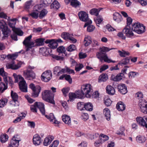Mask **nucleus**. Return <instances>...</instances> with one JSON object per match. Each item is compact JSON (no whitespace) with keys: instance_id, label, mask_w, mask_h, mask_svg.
<instances>
[{"instance_id":"nucleus-1","label":"nucleus","mask_w":147,"mask_h":147,"mask_svg":"<svg viewBox=\"0 0 147 147\" xmlns=\"http://www.w3.org/2000/svg\"><path fill=\"white\" fill-rule=\"evenodd\" d=\"M112 49L107 47L103 46L100 48V51L97 52L96 56L99 59L100 61L102 62L103 61L105 62L109 63H115L116 61L108 58L106 53Z\"/></svg>"},{"instance_id":"nucleus-2","label":"nucleus","mask_w":147,"mask_h":147,"mask_svg":"<svg viewBox=\"0 0 147 147\" xmlns=\"http://www.w3.org/2000/svg\"><path fill=\"white\" fill-rule=\"evenodd\" d=\"M32 38V36L31 35H29L25 38L23 42L24 45L25 46L26 51L33 52L34 51V49L32 47H35V43L33 41H31Z\"/></svg>"},{"instance_id":"nucleus-3","label":"nucleus","mask_w":147,"mask_h":147,"mask_svg":"<svg viewBox=\"0 0 147 147\" xmlns=\"http://www.w3.org/2000/svg\"><path fill=\"white\" fill-rule=\"evenodd\" d=\"M81 91L85 94V96L87 98L91 97L93 92L92 86L90 84H85L81 87Z\"/></svg>"},{"instance_id":"nucleus-4","label":"nucleus","mask_w":147,"mask_h":147,"mask_svg":"<svg viewBox=\"0 0 147 147\" xmlns=\"http://www.w3.org/2000/svg\"><path fill=\"white\" fill-rule=\"evenodd\" d=\"M42 97L43 100L51 103L53 105L55 104L54 100V97L51 91L45 90L42 95Z\"/></svg>"},{"instance_id":"nucleus-5","label":"nucleus","mask_w":147,"mask_h":147,"mask_svg":"<svg viewBox=\"0 0 147 147\" xmlns=\"http://www.w3.org/2000/svg\"><path fill=\"white\" fill-rule=\"evenodd\" d=\"M0 29L1 30L4 35L3 38L5 39V38L7 37L11 31L8 29L5 22L3 20L0 21Z\"/></svg>"},{"instance_id":"nucleus-6","label":"nucleus","mask_w":147,"mask_h":147,"mask_svg":"<svg viewBox=\"0 0 147 147\" xmlns=\"http://www.w3.org/2000/svg\"><path fill=\"white\" fill-rule=\"evenodd\" d=\"M30 88L32 90L31 96L32 97H37L41 90V88L38 86H35L32 83L30 85Z\"/></svg>"},{"instance_id":"nucleus-7","label":"nucleus","mask_w":147,"mask_h":147,"mask_svg":"<svg viewBox=\"0 0 147 147\" xmlns=\"http://www.w3.org/2000/svg\"><path fill=\"white\" fill-rule=\"evenodd\" d=\"M21 140L19 136L15 135L11 140L10 144L8 147H17L19 145V142Z\"/></svg>"},{"instance_id":"nucleus-8","label":"nucleus","mask_w":147,"mask_h":147,"mask_svg":"<svg viewBox=\"0 0 147 147\" xmlns=\"http://www.w3.org/2000/svg\"><path fill=\"white\" fill-rule=\"evenodd\" d=\"M11 95L13 101H12V107H16L19 106V104L18 101V96L16 92H14L12 90L11 92ZM14 109H17L16 108H13Z\"/></svg>"},{"instance_id":"nucleus-9","label":"nucleus","mask_w":147,"mask_h":147,"mask_svg":"<svg viewBox=\"0 0 147 147\" xmlns=\"http://www.w3.org/2000/svg\"><path fill=\"white\" fill-rule=\"evenodd\" d=\"M24 76L26 79L28 80H32L36 78L35 74L34 71L28 69L24 71Z\"/></svg>"},{"instance_id":"nucleus-10","label":"nucleus","mask_w":147,"mask_h":147,"mask_svg":"<svg viewBox=\"0 0 147 147\" xmlns=\"http://www.w3.org/2000/svg\"><path fill=\"white\" fill-rule=\"evenodd\" d=\"M52 77V73L50 70H47L43 72L41 76V79L43 81L47 82L49 81Z\"/></svg>"},{"instance_id":"nucleus-11","label":"nucleus","mask_w":147,"mask_h":147,"mask_svg":"<svg viewBox=\"0 0 147 147\" xmlns=\"http://www.w3.org/2000/svg\"><path fill=\"white\" fill-rule=\"evenodd\" d=\"M132 27L130 26L126 25L123 30V33L128 37L131 38L134 36V34L133 32Z\"/></svg>"},{"instance_id":"nucleus-12","label":"nucleus","mask_w":147,"mask_h":147,"mask_svg":"<svg viewBox=\"0 0 147 147\" xmlns=\"http://www.w3.org/2000/svg\"><path fill=\"white\" fill-rule=\"evenodd\" d=\"M78 16L80 20L82 21L86 22L90 20L88 18V14L85 11H82L79 12Z\"/></svg>"},{"instance_id":"nucleus-13","label":"nucleus","mask_w":147,"mask_h":147,"mask_svg":"<svg viewBox=\"0 0 147 147\" xmlns=\"http://www.w3.org/2000/svg\"><path fill=\"white\" fill-rule=\"evenodd\" d=\"M136 121L138 124L140 126L147 128V123L144 120V117H137L136 118Z\"/></svg>"},{"instance_id":"nucleus-14","label":"nucleus","mask_w":147,"mask_h":147,"mask_svg":"<svg viewBox=\"0 0 147 147\" xmlns=\"http://www.w3.org/2000/svg\"><path fill=\"white\" fill-rule=\"evenodd\" d=\"M22 63L19 62L16 64H15L13 61L12 63H8L6 65V67L7 68L11 69H17L21 67Z\"/></svg>"},{"instance_id":"nucleus-15","label":"nucleus","mask_w":147,"mask_h":147,"mask_svg":"<svg viewBox=\"0 0 147 147\" xmlns=\"http://www.w3.org/2000/svg\"><path fill=\"white\" fill-rule=\"evenodd\" d=\"M46 43L49 44L48 46L50 48L55 49L56 48L58 45L57 42L53 40H47L45 41Z\"/></svg>"},{"instance_id":"nucleus-16","label":"nucleus","mask_w":147,"mask_h":147,"mask_svg":"<svg viewBox=\"0 0 147 147\" xmlns=\"http://www.w3.org/2000/svg\"><path fill=\"white\" fill-rule=\"evenodd\" d=\"M117 88L118 91L121 94H125L127 92V87L124 84H119Z\"/></svg>"},{"instance_id":"nucleus-17","label":"nucleus","mask_w":147,"mask_h":147,"mask_svg":"<svg viewBox=\"0 0 147 147\" xmlns=\"http://www.w3.org/2000/svg\"><path fill=\"white\" fill-rule=\"evenodd\" d=\"M19 88L21 90L24 92L27 91V85L25 81L24 80L20 82L19 83Z\"/></svg>"},{"instance_id":"nucleus-18","label":"nucleus","mask_w":147,"mask_h":147,"mask_svg":"<svg viewBox=\"0 0 147 147\" xmlns=\"http://www.w3.org/2000/svg\"><path fill=\"white\" fill-rule=\"evenodd\" d=\"M35 105H37V108L39 109L42 114L45 115V111L44 104L40 102H35Z\"/></svg>"},{"instance_id":"nucleus-19","label":"nucleus","mask_w":147,"mask_h":147,"mask_svg":"<svg viewBox=\"0 0 147 147\" xmlns=\"http://www.w3.org/2000/svg\"><path fill=\"white\" fill-rule=\"evenodd\" d=\"M33 142L35 146H38L41 142V138L37 134L35 135L33 138Z\"/></svg>"},{"instance_id":"nucleus-20","label":"nucleus","mask_w":147,"mask_h":147,"mask_svg":"<svg viewBox=\"0 0 147 147\" xmlns=\"http://www.w3.org/2000/svg\"><path fill=\"white\" fill-rule=\"evenodd\" d=\"M54 139V137L51 135H49L46 137L44 141L43 144L44 146H47L49 145Z\"/></svg>"},{"instance_id":"nucleus-21","label":"nucleus","mask_w":147,"mask_h":147,"mask_svg":"<svg viewBox=\"0 0 147 147\" xmlns=\"http://www.w3.org/2000/svg\"><path fill=\"white\" fill-rule=\"evenodd\" d=\"M107 92L110 95H113L115 93L114 88L110 85H108L106 87Z\"/></svg>"},{"instance_id":"nucleus-22","label":"nucleus","mask_w":147,"mask_h":147,"mask_svg":"<svg viewBox=\"0 0 147 147\" xmlns=\"http://www.w3.org/2000/svg\"><path fill=\"white\" fill-rule=\"evenodd\" d=\"M0 75L3 78L4 81L5 82H7V74L5 72L3 68H0Z\"/></svg>"},{"instance_id":"nucleus-23","label":"nucleus","mask_w":147,"mask_h":147,"mask_svg":"<svg viewBox=\"0 0 147 147\" xmlns=\"http://www.w3.org/2000/svg\"><path fill=\"white\" fill-rule=\"evenodd\" d=\"M5 84L3 82L0 83V93L1 94L4 92L5 91L7 88L8 82H5Z\"/></svg>"},{"instance_id":"nucleus-24","label":"nucleus","mask_w":147,"mask_h":147,"mask_svg":"<svg viewBox=\"0 0 147 147\" xmlns=\"http://www.w3.org/2000/svg\"><path fill=\"white\" fill-rule=\"evenodd\" d=\"M84 45L87 47L92 42V39L90 36H86L84 40Z\"/></svg>"},{"instance_id":"nucleus-25","label":"nucleus","mask_w":147,"mask_h":147,"mask_svg":"<svg viewBox=\"0 0 147 147\" xmlns=\"http://www.w3.org/2000/svg\"><path fill=\"white\" fill-rule=\"evenodd\" d=\"M113 19L115 21L119 23L121 21L122 18L119 13H116L113 14Z\"/></svg>"},{"instance_id":"nucleus-26","label":"nucleus","mask_w":147,"mask_h":147,"mask_svg":"<svg viewBox=\"0 0 147 147\" xmlns=\"http://www.w3.org/2000/svg\"><path fill=\"white\" fill-rule=\"evenodd\" d=\"M62 120L66 124L69 125H71V119L70 117L67 115L62 116Z\"/></svg>"},{"instance_id":"nucleus-27","label":"nucleus","mask_w":147,"mask_h":147,"mask_svg":"<svg viewBox=\"0 0 147 147\" xmlns=\"http://www.w3.org/2000/svg\"><path fill=\"white\" fill-rule=\"evenodd\" d=\"M103 113L106 119L108 121H109L111 118V114L109 110L107 108H105L104 110Z\"/></svg>"},{"instance_id":"nucleus-28","label":"nucleus","mask_w":147,"mask_h":147,"mask_svg":"<svg viewBox=\"0 0 147 147\" xmlns=\"http://www.w3.org/2000/svg\"><path fill=\"white\" fill-rule=\"evenodd\" d=\"M60 7V4L58 2L55 0L50 5L51 9H58Z\"/></svg>"},{"instance_id":"nucleus-29","label":"nucleus","mask_w":147,"mask_h":147,"mask_svg":"<svg viewBox=\"0 0 147 147\" xmlns=\"http://www.w3.org/2000/svg\"><path fill=\"white\" fill-rule=\"evenodd\" d=\"M32 1L30 0L26 2L25 3V9L26 11L29 12V9L33 6L32 4Z\"/></svg>"},{"instance_id":"nucleus-30","label":"nucleus","mask_w":147,"mask_h":147,"mask_svg":"<svg viewBox=\"0 0 147 147\" xmlns=\"http://www.w3.org/2000/svg\"><path fill=\"white\" fill-rule=\"evenodd\" d=\"M116 108L119 111H123L125 109V106L123 102H120L117 104Z\"/></svg>"},{"instance_id":"nucleus-31","label":"nucleus","mask_w":147,"mask_h":147,"mask_svg":"<svg viewBox=\"0 0 147 147\" xmlns=\"http://www.w3.org/2000/svg\"><path fill=\"white\" fill-rule=\"evenodd\" d=\"M123 76V74L122 73L118 74L115 77L114 76L112 75L111 78L112 80L115 81H118L122 79V77Z\"/></svg>"},{"instance_id":"nucleus-32","label":"nucleus","mask_w":147,"mask_h":147,"mask_svg":"<svg viewBox=\"0 0 147 147\" xmlns=\"http://www.w3.org/2000/svg\"><path fill=\"white\" fill-rule=\"evenodd\" d=\"M26 114L24 113H22L19 115V117H17L13 121V122L16 123L20 121L22 119H24L26 116Z\"/></svg>"},{"instance_id":"nucleus-33","label":"nucleus","mask_w":147,"mask_h":147,"mask_svg":"<svg viewBox=\"0 0 147 147\" xmlns=\"http://www.w3.org/2000/svg\"><path fill=\"white\" fill-rule=\"evenodd\" d=\"M85 110L89 111H92L93 109V106L92 103L88 102L85 103Z\"/></svg>"},{"instance_id":"nucleus-34","label":"nucleus","mask_w":147,"mask_h":147,"mask_svg":"<svg viewBox=\"0 0 147 147\" xmlns=\"http://www.w3.org/2000/svg\"><path fill=\"white\" fill-rule=\"evenodd\" d=\"M48 13L47 10L45 9H42L40 12L39 17L40 19H42Z\"/></svg>"},{"instance_id":"nucleus-35","label":"nucleus","mask_w":147,"mask_h":147,"mask_svg":"<svg viewBox=\"0 0 147 147\" xmlns=\"http://www.w3.org/2000/svg\"><path fill=\"white\" fill-rule=\"evenodd\" d=\"M43 6L44 5L42 4L37 5L34 7L33 10L36 11L38 12L39 13L40 12V11L43 9Z\"/></svg>"},{"instance_id":"nucleus-36","label":"nucleus","mask_w":147,"mask_h":147,"mask_svg":"<svg viewBox=\"0 0 147 147\" xmlns=\"http://www.w3.org/2000/svg\"><path fill=\"white\" fill-rule=\"evenodd\" d=\"M39 13L38 12L33 10L31 13L29 14L28 16H31L33 19H37L39 17Z\"/></svg>"},{"instance_id":"nucleus-37","label":"nucleus","mask_w":147,"mask_h":147,"mask_svg":"<svg viewBox=\"0 0 147 147\" xmlns=\"http://www.w3.org/2000/svg\"><path fill=\"white\" fill-rule=\"evenodd\" d=\"M108 79L107 74H102L99 77L98 81L99 82H105Z\"/></svg>"},{"instance_id":"nucleus-38","label":"nucleus","mask_w":147,"mask_h":147,"mask_svg":"<svg viewBox=\"0 0 147 147\" xmlns=\"http://www.w3.org/2000/svg\"><path fill=\"white\" fill-rule=\"evenodd\" d=\"M129 61L130 59L128 57L125 58L124 59H123L121 61H120L118 63V65H127L129 63Z\"/></svg>"},{"instance_id":"nucleus-39","label":"nucleus","mask_w":147,"mask_h":147,"mask_svg":"<svg viewBox=\"0 0 147 147\" xmlns=\"http://www.w3.org/2000/svg\"><path fill=\"white\" fill-rule=\"evenodd\" d=\"M100 11L99 9L93 8L90 10L89 12L91 15L98 16Z\"/></svg>"},{"instance_id":"nucleus-40","label":"nucleus","mask_w":147,"mask_h":147,"mask_svg":"<svg viewBox=\"0 0 147 147\" xmlns=\"http://www.w3.org/2000/svg\"><path fill=\"white\" fill-rule=\"evenodd\" d=\"M77 98H83L85 94L84 93L80 90H78L75 92Z\"/></svg>"},{"instance_id":"nucleus-41","label":"nucleus","mask_w":147,"mask_h":147,"mask_svg":"<svg viewBox=\"0 0 147 147\" xmlns=\"http://www.w3.org/2000/svg\"><path fill=\"white\" fill-rule=\"evenodd\" d=\"M138 30L137 32V33L138 34H141L145 31V27L142 24H140L139 27H138Z\"/></svg>"},{"instance_id":"nucleus-42","label":"nucleus","mask_w":147,"mask_h":147,"mask_svg":"<svg viewBox=\"0 0 147 147\" xmlns=\"http://www.w3.org/2000/svg\"><path fill=\"white\" fill-rule=\"evenodd\" d=\"M139 25H140V23H134L131 25L132 29L133 31L135 32L136 33H137Z\"/></svg>"},{"instance_id":"nucleus-43","label":"nucleus","mask_w":147,"mask_h":147,"mask_svg":"<svg viewBox=\"0 0 147 147\" xmlns=\"http://www.w3.org/2000/svg\"><path fill=\"white\" fill-rule=\"evenodd\" d=\"M71 5L73 7H76L80 5V3L77 0H71L70 3Z\"/></svg>"},{"instance_id":"nucleus-44","label":"nucleus","mask_w":147,"mask_h":147,"mask_svg":"<svg viewBox=\"0 0 147 147\" xmlns=\"http://www.w3.org/2000/svg\"><path fill=\"white\" fill-rule=\"evenodd\" d=\"M99 138L102 143L108 140L109 139V137L107 135H104L103 134H101L99 136Z\"/></svg>"},{"instance_id":"nucleus-45","label":"nucleus","mask_w":147,"mask_h":147,"mask_svg":"<svg viewBox=\"0 0 147 147\" xmlns=\"http://www.w3.org/2000/svg\"><path fill=\"white\" fill-rule=\"evenodd\" d=\"M85 103L82 102L78 103L77 105L78 109L80 111L85 110Z\"/></svg>"},{"instance_id":"nucleus-46","label":"nucleus","mask_w":147,"mask_h":147,"mask_svg":"<svg viewBox=\"0 0 147 147\" xmlns=\"http://www.w3.org/2000/svg\"><path fill=\"white\" fill-rule=\"evenodd\" d=\"M44 39L38 38L35 40L36 45L37 46L42 45L44 44Z\"/></svg>"},{"instance_id":"nucleus-47","label":"nucleus","mask_w":147,"mask_h":147,"mask_svg":"<svg viewBox=\"0 0 147 147\" xmlns=\"http://www.w3.org/2000/svg\"><path fill=\"white\" fill-rule=\"evenodd\" d=\"M8 138V136L7 135H1L0 137V140L2 143H4L6 142Z\"/></svg>"},{"instance_id":"nucleus-48","label":"nucleus","mask_w":147,"mask_h":147,"mask_svg":"<svg viewBox=\"0 0 147 147\" xmlns=\"http://www.w3.org/2000/svg\"><path fill=\"white\" fill-rule=\"evenodd\" d=\"M7 102V99L3 98L0 100V107L2 108L5 105Z\"/></svg>"},{"instance_id":"nucleus-49","label":"nucleus","mask_w":147,"mask_h":147,"mask_svg":"<svg viewBox=\"0 0 147 147\" xmlns=\"http://www.w3.org/2000/svg\"><path fill=\"white\" fill-rule=\"evenodd\" d=\"M71 34L68 32H63L61 35V37L65 40L68 39Z\"/></svg>"},{"instance_id":"nucleus-50","label":"nucleus","mask_w":147,"mask_h":147,"mask_svg":"<svg viewBox=\"0 0 147 147\" xmlns=\"http://www.w3.org/2000/svg\"><path fill=\"white\" fill-rule=\"evenodd\" d=\"M118 53L120 56L121 57H125L126 56H128L129 55V53L128 52L122 50L118 51Z\"/></svg>"},{"instance_id":"nucleus-51","label":"nucleus","mask_w":147,"mask_h":147,"mask_svg":"<svg viewBox=\"0 0 147 147\" xmlns=\"http://www.w3.org/2000/svg\"><path fill=\"white\" fill-rule=\"evenodd\" d=\"M103 20V19L102 17L99 16L97 17L96 19H94V21L97 25L99 26L98 25V24H100L102 21Z\"/></svg>"},{"instance_id":"nucleus-52","label":"nucleus","mask_w":147,"mask_h":147,"mask_svg":"<svg viewBox=\"0 0 147 147\" xmlns=\"http://www.w3.org/2000/svg\"><path fill=\"white\" fill-rule=\"evenodd\" d=\"M147 102L144 99H141L139 100V105L140 107L146 106L147 105Z\"/></svg>"},{"instance_id":"nucleus-53","label":"nucleus","mask_w":147,"mask_h":147,"mask_svg":"<svg viewBox=\"0 0 147 147\" xmlns=\"http://www.w3.org/2000/svg\"><path fill=\"white\" fill-rule=\"evenodd\" d=\"M45 117L48 119L50 120L51 121L53 122L55 119V117L53 113H51L49 115H45Z\"/></svg>"},{"instance_id":"nucleus-54","label":"nucleus","mask_w":147,"mask_h":147,"mask_svg":"<svg viewBox=\"0 0 147 147\" xmlns=\"http://www.w3.org/2000/svg\"><path fill=\"white\" fill-rule=\"evenodd\" d=\"M104 102L105 104L107 106L111 105V104L112 101L108 97H105L104 98Z\"/></svg>"},{"instance_id":"nucleus-55","label":"nucleus","mask_w":147,"mask_h":147,"mask_svg":"<svg viewBox=\"0 0 147 147\" xmlns=\"http://www.w3.org/2000/svg\"><path fill=\"white\" fill-rule=\"evenodd\" d=\"M13 31L16 33L17 35L19 36H22L23 35V32L20 29L16 28V29L13 30Z\"/></svg>"},{"instance_id":"nucleus-56","label":"nucleus","mask_w":147,"mask_h":147,"mask_svg":"<svg viewBox=\"0 0 147 147\" xmlns=\"http://www.w3.org/2000/svg\"><path fill=\"white\" fill-rule=\"evenodd\" d=\"M76 47L74 45H69L67 49V50L69 52H71L75 50Z\"/></svg>"},{"instance_id":"nucleus-57","label":"nucleus","mask_w":147,"mask_h":147,"mask_svg":"<svg viewBox=\"0 0 147 147\" xmlns=\"http://www.w3.org/2000/svg\"><path fill=\"white\" fill-rule=\"evenodd\" d=\"M17 57V55L16 54H9L7 55V58L8 59H10L13 60L16 59Z\"/></svg>"},{"instance_id":"nucleus-58","label":"nucleus","mask_w":147,"mask_h":147,"mask_svg":"<svg viewBox=\"0 0 147 147\" xmlns=\"http://www.w3.org/2000/svg\"><path fill=\"white\" fill-rule=\"evenodd\" d=\"M43 1L42 4L44 7H46L51 4L52 1V0H42Z\"/></svg>"},{"instance_id":"nucleus-59","label":"nucleus","mask_w":147,"mask_h":147,"mask_svg":"<svg viewBox=\"0 0 147 147\" xmlns=\"http://www.w3.org/2000/svg\"><path fill=\"white\" fill-rule=\"evenodd\" d=\"M57 51L59 53H63L65 51V48L63 46H60L57 49Z\"/></svg>"},{"instance_id":"nucleus-60","label":"nucleus","mask_w":147,"mask_h":147,"mask_svg":"<svg viewBox=\"0 0 147 147\" xmlns=\"http://www.w3.org/2000/svg\"><path fill=\"white\" fill-rule=\"evenodd\" d=\"M136 140L139 143H142L144 142V139L140 135H139L136 137Z\"/></svg>"},{"instance_id":"nucleus-61","label":"nucleus","mask_w":147,"mask_h":147,"mask_svg":"<svg viewBox=\"0 0 147 147\" xmlns=\"http://www.w3.org/2000/svg\"><path fill=\"white\" fill-rule=\"evenodd\" d=\"M84 67L83 65L82 64H77L75 67V70L77 71H80L82 68Z\"/></svg>"},{"instance_id":"nucleus-62","label":"nucleus","mask_w":147,"mask_h":147,"mask_svg":"<svg viewBox=\"0 0 147 147\" xmlns=\"http://www.w3.org/2000/svg\"><path fill=\"white\" fill-rule=\"evenodd\" d=\"M135 96L138 99H142L143 95L141 92H138L135 94Z\"/></svg>"},{"instance_id":"nucleus-63","label":"nucleus","mask_w":147,"mask_h":147,"mask_svg":"<svg viewBox=\"0 0 147 147\" xmlns=\"http://www.w3.org/2000/svg\"><path fill=\"white\" fill-rule=\"evenodd\" d=\"M59 143V142L58 140H55L49 146V147H57Z\"/></svg>"},{"instance_id":"nucleus-64","label":"nucleus","mask_w":147,"mask_h":147,"mask_svg":"<svg viewBox=\"0 0 147 147\" xmlns=\"http://www.w3.org/2000/svg\"><path fill=\"white\" fill-rule=\"evenodd\" d=\"M82 119L84 121H86L88 119V116L87 113H82L81 114Z\"/></svg>"}]
</instances>
